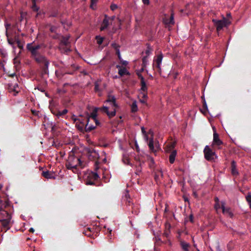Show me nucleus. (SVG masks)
<instances>
[{"mask_svg":"<svg viewBox=\"0 0 251 251\" xmlns=\"http://www.w3.org/2000/svg\"><path fill=\"white\" fill-rule=\"evenodd\" d=\"M222 144H223V142L220 139L218 134L215 131L213 134V145L219 146Z\"/></svg>","mask_w":251,"mask_h":251,"instance_id":"obj_15","label":"nucleus"},{"mask_svg":"<svg viewBox=\"0 0 251 251\" xmlns=\"http://www.w3.org/2000/svg\"><path fill=\"white\" fill-rule=\"evenodd\" d=\"M176 142L174 141L169 143L166 147V151L167 152L172 151L176 146Z\"/></svg>","mask_w":251,"mask_h":251,"instance_id":"obj_23","label":"nucleus"},{"mask_svg":"<svg viewBox=\"0 0 251 251\" xmlns=\"http://www.w3.org/2000/svg\"><path fill=\"white\" fill-rule=\"evenodd\" d=\"M67 112H68V110L67 109H64L62 111L58 112L56 115L58 117L61 116L66 114Z\"/></svg>","mask_w":251,"mask_h":251,"instance_id":"obj_32","label":"nucleus"},{"mask_svg":"<svg viewBox=\"0 0 251 251\" xmlns=\"http://www.w3.org/2000/svg\"><path fill=\"white\" fill-rule=\"evenodd\" d=\"M141 130H142V133L145 135V134H146V131H145V129L144 127H141Z\"/></svg>","mask_w":251,"mask_h":251,"instance_id":"obj_47","label":"nucleus"},{"mask_svg":"<svg viewBox=\"0 0 251 251\" xmlns=\"http://www.w3.org/2000/svg\"><path fill=\"white\" fill-rule=\"evenodd\" d=\"M97 1V0H91V6L92 7V8H94L93 7V5L95 4Z\"/></svg>","mask_w":251,"mask_h":251,"instance_id":"obj_46","label":"nucleus"},{"mask_svg":"<svg viewBox=\"0 0 251 251\" xmlns=\"http://www.w3.org/2000/svg\"><path fill=\"white\" fill-rule=\"evenodd\" d=\"M179 244L183 251H190L189 249L191 245L189 243L186 242L184 240H180Z\"/></svg>","mask_w":251,"mask_h":251,"instance_id":"obj_14","label":"nucleus"},{"mask_svg":"<svg viewBox=\"0 0 251 251\" xmlns=\"http://www.w3.org/2000/svg\"><path fill=\"white\" fill-rule=\"evenodd\" d=\"M140 101L142 103L145 104L146 103L147 100L144 99H140Z\"/></svg>","mask_w":251,"mask_h":251,"instance_id":"obj_45","label":"nucleus"},{"mask_svg":"<svg viewBox=\"0 0 251 251\" xmlns=\"http://www.w3.org/2000/svg\"><path fill=\"white\" fill-rule=\"evenodd\" d=\"M171 153L169 156V161L170 163L173 164L176 158V151L173 150L172 151L170 152Z\"/></svg>","mask_w":251,"mask_h":251,"instance_id":"obj_25","label":"nucleus"},{"mask_svg":"<svg viewBox=\"0 0 251 251\" xmlns=\"http://www.w3.org/2000/svg\"><path fill=\"white\" fill-rule=\"evenodd\" d=\"M110 8L112 10L114 11L117 9L118 6L115 4H112L110 6Z\"/></svg>","mask_w":251,"mask_h":251,"instance_id":"obj_37","label":"nucleus"},{"mask_svg":"<svg viewBox=\"0 0 251 251\" xmlns=\"http://www.w3.org/2000/svg\"><path fill=\"white\" fill-rule=\"evenodd\" d=\"M148 145H149L150 150L152 152H155L157 150L154 149V146H153V142L152 139H151L150 140Z\"/></svg>","mask_w":251,"mask_h":251,"instance_id":"obj_27","label":"nucleus"},{"mask_svg":"<svg viewBox=\"0 0 251 251\" xmlns=\"http://www.w3.org/2000/svg\"><path fill=\"white\" fill-rule=\"evenodd\" d=\"M246 200L249 204L250 207L251 208V195L249 194L246 196Z\"/></svg>","mask_w":251,"mask_h":251,"instance_id":"obj_34","label":"nucleus"},{"mask_svg":"<svg viewBox=\"0 0 251 251\" xmlns=\"http://www.w3.org/2000/svg\"><path fill=\"white\" fill-rule=\"evenodd\" d=\"M112 46L113 48H114L116 50V53L118 54L119 59H120L121 55H120V50H119L120 46L115 43H112Z\"/></svg>","mask_w":251,"mask_h":251,"instance_id":"obj_26","label":"nucleus"},{"mask_svg":"<svg viewBox=\"0 0 251 251\" xmlns=\"http://www.w3.org/2000/svg\"><path fill=\"white\" fill-rule=\"evenodd\" d=\"M33 10L34 11H37L38 10V8L37 7V6L35 5H34L33 6Z\"/></svg>","mask_w":251,"mask_h":251,"instance_id":"obj_48","label":"nucleus"},{"mask_svg":"<svg viewBox=\"0 0 251 251\" xmlns=\"http://www.w3.org/2000/svg\"><path fill=\"white\" fill-rule=\"evenodd\" d=\"M8 89L9 92L13 93L14 95H16L19 92V88L17 84H9Z\"/></svg>","mask_w":251,"mask_h":251,"instance_id":"obj_12","label":"nucleus"},{"mask_svg":"<svg viewBox=\"0 0 251 251\" xmlns=\"http://www.w3.org/2000/svg\"><path fill=\"white\" fill-rule=\"evenodd\" d=\"M138 110V107L136 101L133 102L131 105V111L135 112Z\"/></svg>","mask_w":251,"mask_h":251,"instance_id":"obj_29","label":"nucleus"},{"mask_svg":"<svg viewBox=\"0 0 251 251\" xmlns=\"http://www.w3.org/2000/svg\"><path fill=\"white\" fill-rule=\"evenodd\" d=\"M104 103L106 105L101 108V110L106 113L109 118L114 117L116 114V109L118 107L115 97L108 96Z\"/></svg>","mask_w":251,"mask_h":251,"instance_id":"obj_1","label":"nucleus"},{"mask_svg":"<svg viewBox=\"0 0 251 251\" xmlns=\"http://www.w3.org/2000/svg\"><path fill=\"white\" fill-rule=\"evenodd\" d=\"M95 89L96 91H99V85L98 82H96L95 84Z\"/></svg>","mask_w":251,"mask_h":251,"instance_id":"obj_38","label":"nucleus"},{"mask_svg":"<svg viewBox=\"0 0 251 251\" xmlns=\"http://www.w3.org/2000/svg\"><path fill=\"white\" fill-rule=\"evenodd\" d=\"M0 214L5 217V219H3L0 220L2 226L7 229L10 228L9 224L11 219V215L6 211H2Z\"/></svg>","mask_w":251,"mask_h":251,"instance_id":"obj_6","label":"nucleus"},{"mask_svg":"<svg viewBox=\"0 0 251 251\" xmlns=\"http://www.w3.org/2000/svg\"><path fill=\"white\" fill-rule=\"evenodd\" d=\"M162 53L158 54L156 57H154L152 64V67L154 69L156 68L158 73L160 74L161 73V64L163 59Z\"/></svg>","mask_w":251,"mask_h":251,"instance_id":"obj_8","label":"nucleus"},{"mask_svg":"<svg viewBox=\"0 0 251 251\" xmlns=\"http://www.w3.org/2000/svg\"><path fill=\"white\" fill-rule=\"evenodd\" d=\"M157 174H158V175H159V177H162L163 176V173L162 171H158L157 172Z\"/></svg>","mask_w":251,"mask_h":251,"instance_id":"obj_41","label":"nucleus"},{"mask_svg":"<svg viewBox=\"0 0 251 251\" xmlns=\"http://www.w3.org/2000/svg\"><path fill=\"white\" fill-rule=\"evenodd\" d=\"M98 110H101V108H95L91 114V118L92 120H93L96 123V125H97L98 124V121L96 119V116H97V112Z\"/></svg>","mask_w":251,"mask_h":251,"instance_id":"obj_22","label":"nucleus"},{"mask_svg":"<svg viewBox=\"0 0 251 251\" xmlns=\"http://www.w3.org/2000/svg\"><path fill=\"white\" fill-rule=\"evenodd\" d=\"M227 17H231V15H230V14H229H229H227Z\"/></svg>","mask_w":251,"mask_h":251,"instance_id":"obj_55","label":"nucleus"},{"mask_svg":"<svg viewBox=\"0 0 251 251\" xmlns=\"http://www.w3.org/2000/svg\"><path fill=\"white\" fill-rule=\"evenodd\" d=\"M150 50H146V53H147L148 55H149V54H150Z\"/></svg>","mask_w":251,"mask_h":251,"instance_id":"obj_54","label":"nucleus"},{"mask_svg":"<svg viewBox=\"0 0 251 251\" xmlns=\"http://www.w3.org/2000/svg\"><path fill=\"white\" fill-rule=\"evenodd\" d=\"M109 21L107 18V17L105 16V18L103 19L102 23L101 25V27L100 28V29L101 31L104 30L109 25Z\"/></svg>","mask_w":251,"mask_h":251,"instance_id":"obj_21","label":"nucleus"},{"mask_svg":"<svg viewBox=\"0 0 251 251\" xmlns=\"http://www.w3.org/2000/svg\"><path fill=\"white\" fill-rule=\"evenodd\" d=\"M16 59H17L16 58H15V59H14V61H15V62H16Z\"/></svg>","mask_w":251,"mask_h":251,"instance_id":"obj_59","label":"nucleus"},{"mask_svg":"<svg viewBox=\"0 0 251 251\" xmlns=\"http://www.w3.org/2000/svg\"><path fill=\"white\" fill-rule=\"evenodd\" d=\"M2 187V185L1 184H0V189Z\"/></svg>","mask_w":251,"mask_h":251,"instance_id":"obj_57","label":"nucleus"},{"mask_svg":"<svg viewBox=\"0 0 251 251\" xmlns=\"http://www.w3.org/2000/svg\"><path fill=\"white\" fill-rule=\"evenodd\" d=\"M90 176L94 179V180H97L99 177L98 174L96 173H92L90 174Z\"/></svg>","mask_w":251,"mask_h":251,"instance_id":"obj_30","label":"nucleus"},{"mask_svg":"<svg viewBox=\"0 0 251 251\" xmlns=\"http://www.w3.org/2000/svg\"><path fill=\"white\" fill-rule=\"evenodd\" d=\"M154 178L157 182H158L159 181L160 177H159V175H158V174L157 173L156 174Z\"/></svg>","mask_w":251,"mask_h":251,"instance_id":"obj_44","label":"nucleus"},{"mask_svg":"<svg viewBox=\"0 0 251 251\" xmlns=\"http://www.w3.org/2000/svg\"><path fill=\"white\" fill-rule=\"evenodd\" d=\"M29 232L33 233L34 232V229L33 228H30L29 230Z\"/></svg>","mask_w":251,"mask_h":251,"instance_id":"obj_49","label":"nucleus"},{"mask_svg":"<svg viewBox=\"0 0 251 251\" xmlns=\"http://www.w3.org/2000/svg\"><path fill=\"white\" fill-rule=\"evenodd\" d=\"M231 174L234 176H237L239 175L238 171L236 169V162L233 160L231 164Z\"/></svg>","mask_w":251,"mask_h":251,"instance_id":"obj_18","label":"nucleus"},{"mask_svg":"<svg viewBox=\"0 0 251 251\" xmlns=\"http://www.w3.org/2000/svg\"><path fill=\"white\" fill-rule=\"evenodd\" d=\"M42 45L36 44L34 42L28 43L26 45L27 50L30 52L32 57L40 54Z\"/></svg>","mask_w":251,"mask_h":251,"instance_id":"obj_4","label":"nucleus"},{"mask_svg":"<svg viewBox=\"0 0 251 251\" xmlns=\"http://www.w3.org/2000/svg\"><path fill=\"white\" fill-rule=\"evenodd\" d=\"M140 96H141L143 99H144L146 100L148 98L147 94L146 93H145V92H144L143 93H141L140 94Z\"/></svg>","mask_w":251,"mask_h":251,"instance_id":"obj_35","label":"nucleus"},{"mask_svg":"<svg viewBox=\"0 0 251 251\" xmlns=\"http://www.w3.org/2000/svg\"><path fill=\"white\" fill-rule=\"evenodd\" d=\"M70 36H63L61 39L59 45H64L65 46H70V43L69 41Z\"/></svg>","mask_w":251,"mask_h":251,"instance_id":"obj_19","label":"nucleus"},{"mask_svg":"<svg viewBox=\"0 0 251 251\" xmlns=\"http://www.w3.org/2000/svg\"><path fill=\"white\" fill-rule=\"evenodd\" d=\"M142 61H143V68H142V71H143L144 67H145L147 64V62H148L147 56L144 57L142 59Z\"/></svg>","mask_w":251,"mask_h":251,"instance_id":"obj_31","label":"nucleus"},{"mask_svg":"<svg viewBox=\"0 0 251 251\" xmlns=\"http://www.w3.org/2000/svg\"><path fill=\"white\" fill-rule=\"evenodd\" d=\"M205 158L208 161H213L217 158L215 152L213 151L208 146H206L203 151Z\"/></svg>","mask_w":251,"mask_h":251,"instance_id":"obj_7","label":"nucleus"},{"mask_svg":"<svg viewBox=\"0 0 251 251\" xmlns=\"http://www.w3.org/2000/svg\"><path fill=\"white\" fill-rule=\"evenodd\" d=\"M42 176L47 179H55V177L54 176V174L53 173L47 171H43L42 173Z\"/></svg>","mask_w":251,"mask_h":251,"instance_id":"obj_16","label":"nucleus"},{"mask_svg":"<svg viewBox=\"0 0 251 251\" xmlns=\"http://www.w3.org/2000/svg\"><path fill=\"white\" fill-rule=\"evenodd\" d=\"M17 45H18V47L20 48L21 49H23V45L21 44V43H20V41H18L17 42Z\"/></svg>","mask_w":251,"mask_h":251,"instance_id":"obj_43","label":"nucleus"},{"mask_svg":"<svg viewBox=\"0 0 251 251\" xmlns=\"http://www.w3.org/2000/svg\"><path fill=\"white\" fill-rule=\"evenodd\" d=\"M97 42L99 45H101L103 42V38L100 36L96 37Z\"/></svg>","mask_w":251,"mask_h":251,"instance_id":"obj_33","label":"nucleus"},{"mask_svg":"<svg viewBox=\"0 0 251 251\" xmlns=\"http://www.w3.org/2000/svg\"><path fill=\"white\" fill-rule=\"evenodd\" d=\"M139 77L141 79V90L143 91V92H146L147 91V86L146 85L145 79L143 76H142L141 75H138Z\"/></svg>","mask_w":251,"mask_h":251,"instance_id":"obj_20","label":"nucleus"},{"mask_svg":"<svg viewBox=\"0 0 251 251\" xmlns=\"http://www.w3.org/2000/svg\"><path fill=\"white\" fill-rule=\"evenodd\" d=\"M174 15V13H172L170 17L166 16L163 19L164 23L167 25H174L175 23Z\"/></svg>","mask_w":251,"mask_h":251,"instance_id":"obj_13","label":"nucleus"},{"mask_svg":"<svg viewBox=\"0 0 251 251\" xmlns=\"http://www.w3.org/2000/svg\"><path fill=\"white\" fill-rule=\"evenodd\" d=\"M78 166H83L82 163L80 161V158L75 157L73 154L70 155L66 164L67 168L69 170H76V167Z\"/></svg>","mask_w":251,"mask_h":251,"instance_id":"obj_2","label":"nucleus"},{"mask_svg":"<svg viewBox=\"0 0 251 251\" xmlns=\"http://www.w3.org/2000/svg\"><path fill=\"white\" fill-rule=\"evenodd\" d=\"M215 201H216V202H219V199L218 198H215Z\"/></svg>","mask_w":251,"mask_h":251,"instance_id":"obj_51","label":"nucleus"},{"mask_svg":"<svg viewBox=\"0 0 251 251\" xmlns=\"http://www.w3.org/2000/svg\"><path fill=\"white\" fill-rule=\"evenodd\" d=\"M123 64L124 65H126L127 64V62L126 61H124L123 62Z\"/></svg>","mask_w":251,"mask_h":251,"instance_id":"obj_53","label":"nucleus"},{"mask_svg":"<svg viewBox=\"0 0 251 251\" xmlns=\"http://www.w3.org/2000/svg\"><path fill=\"white\" fill-rule=\"evenodd\" d=\"M116 68L118 69V74L121 76H123L125 75H128L129 73L127 72L126 69L125 67H122L120 65H117Z\"/></svg>","mask_w":251,"mask_h":251,"instance_id":"obj_17","label":"nucleus"},{"mask_svg":"<svg viewBox=\"0 0 251 251\" xmlns=\"http://www.w3.org/2000/svg\"><path fill=\"white\" fill-rule=\"evenodd\" d=\"M151 159V162H153V159H152V158H151V159Z\"/></svg>","mask_w":251,"mask_h":251,"instance_id":"obj_56","label":"nucleus"},{"mask_svg":"<svg viewBox=\"0 0 251 251\" xmlns=\"http://www.w3.org/2000/svg\"><path fill=\"white\" fill-rule=\"evenodd\" d=\"M109 235H108L109 236V241L110 242H112V235H111V232H112V230H109Z\"/></svg>","mask_w":251,"mask_h":251,"instance_id":"obj_40","label":"nucleus"},{"mask_svg":"<svg viewBox=\"0 0 251 251\" xmlns=\"http://www.w3.org/2000/svg\"><path fill=\"white\" fill-rule=\"evenodd\" d=\"M225 204H226L224 201L221 202V208L222 209L223 214L230 218H232L233 217V214L232 212L231 211L230 208L226 207Z\"/></svg>","mask_w":251,"mask_h":251,"instance_id":"obj_11","label":"nucleus"},{"mask_svg":"<svg viewBox=\"0 0 251 251\" xmlns=\"http://www.w3.org/2000/svg\"><path fill=\"white\" fill-rule=\"evenodd\" d=\"M85 151L87 153L89 158L91 160H95L99 158L98 153L93 148H86Z\"/></svg>","mask_w":251,"mask_h":251,"instance_id":"obj_10","label":"nucleus"},{"mask_svg":"<svg viewBox=\"0 0 251 251\" xmlns=\"http://www.w3.org/2000/svg\"><path fill=\"white\" fill-rule=\"evenodd\" d=\"M142 1L144 4L149 5L150 4L149 0H142Z\"/></svg>","mask_w":251,"mask_h":251,"instance_id":"obj_42","label":"nucleus"},{"mask_svg":"<svg viewBox=\"0 0 251 251\" xmlns=\"http://www.w3.org/2000/svg\"><path fill=\"white\" fill-rule=\"evenodd\" d=\"M215 208L217 210L220 208V205L219 202H216L215 204Z\"/></svg>","mask_w":251,"mask_h":251,"instance_id":"obj_39","label":"nucleus"},{"mask_svg":"<svg viewBox=\"0 0 251 251\" xmlns=\"http://www.w3.org/2000/svg\"><path fill=\"white\" fill-rule=\"evenodd\" d=\"M59 48L61 52L67 53L71 51L70 46H65L64 45H59Z\"/></svg>","mask_w":251,"mask_h":251,"instance_id":"obj_24","label":"nucleus"},{"mask_svg":"<svg viewBox=\"0 0 251 251\" xmlns=\"http://www.w3.org/2000/svg\"><path fill=\"white\" fill-rule=\"evenodd\" d=\"M85 183L86 185H94L95 184L93 180H91L89 179L86 181Z\"/></svg>","mask_w":251,"mask_h":251,"instance_id":"obj_36","label":"nucleus"},{"mask_svg":"<svg viewBox=\"0 0 251 251\" xmlns=\"http://www.w3.org/2000/svg\"><path fill=\"white\" fill-rule=\"evenodd\" d=\"M33 58H34L36 62L38 64L44 65L46 69L48 68L49 62L44 56H43L40 54L33 57Z\"/></svg>","mask_w":251,"mask_h":251,"instance_id":"obj_9","label":"nucleus"},{"mask_svg":"<svg viewBox=\"0 0 251 251\" xmlns=\"http://www.w3.org/2000/svg\"><path fill=\"white\" fill-rule=\"evenodd\" d=\"M92 229L90 227H87L85 230H84L83 232V234L89 237L92 235Z\"/></svg>","mask_w":251,"mask_h":251,"instance_id":"obj_28","label":"nucleus"},{"mask_svg":"<svg viewBox=\"0 0 251 251\" xmlns=\"http://www.w3.org/2000/svg\"><path fill=\"white\" fill-rule=\"evenodd\" d=\"M72 119L74 122H76L75 126L77 129L81 131H82L84 128L86 131H90L95 128V126L89 124L90 118L87 119V123L86 124L80 119H76L75 116H73Z\"/></svg>","mask_w":251,"mask_h":251,"instance_id":"obj_3","label":"nucleus"},{"mask_svg":"<svg viewBox=\"0 0 251 251\" xmlns=\"http://www.w3.org/2000/svg\"><path fill=\"white\" fill-rule=\"evenodd\" d=\"M203 103H204V105H206V102L205 101H204Z\"/></svg>","mask_w":251,"mask_h":251,"instance_id":"obj_58","label":"nucleus"},{"mask_svg":"<svg viewBox=\"0 0 251 251\" xmlns=\"http://www.w3.org/2000/svg\"><path fill=\"white\" fill-rule=\"evenodd\" d=\"M214 25L216 27L217 31H219L222 29V28L230 24V22L224 17H223L222 20H219L213 19H212Z\"/></svg>","mask_w":251,"mask_h":251,"instance_id":"obj_5","label":"nucleus"},{"mask_svg":"<svg viewBox=\"0 0 251 251\" xmlns=\"http://www.w3.org/2000/svg\"><path fill=\"white\" fill-rule=\"evenodd\" d=\"M144 136H145V139L147 141L148 140V135H147V134H145L144 135Z\"/></svg>","mask_w":251,"mask_h":251,"instance_id":"obj_52","label":"nucleus"},{"mask_svg":"<svg viewBox=\"0 0 251 251\" xmlns=\"http://www.w3.org/2000/svg\"><path fill=\"white\" fill-rule=\"evenodd\" d=\"M124 162H125V163H126V164H129V161H128V159H126V160H124Z\"/></svg>","mask_w":251,"mask_h":251,"instance_id":"obj_50","label":"nucleus"}]
</instances>
